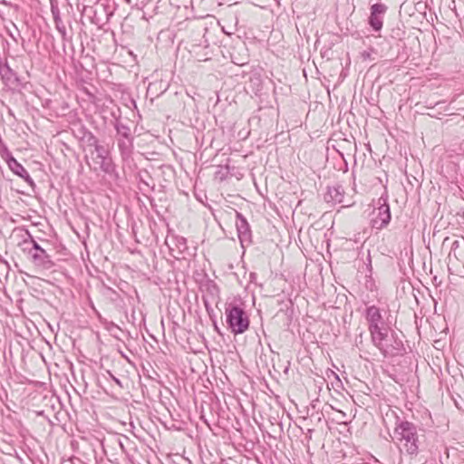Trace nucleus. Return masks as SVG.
Listing matches in <instances>:
<instances>
[{
  "label": "nucleus",
  "mask_w": 464,
  "mask_h": 464,
  "mask_svg": "<svg viewBox=\"0 0 464 464\" xmlns=\"http://www.w3.org/2000/svg\"><path fill=\"white\" fill-rule=\"evenodd\" d=\"M13 235L19 237L21 241L18 243V246L21 247L22 252L26 256L36 254L37 252L46 248L44 246H49L48 241L44 240L43 244H40L31 235L28 229L24 227H15L13 230Z\"/></svg>",
  "instance_id": "39448f33"
},
{
  "label": "nucleus",
  "mask_w": 464,
  "mask_h": 464,
  "mask_svg": "<svg viewBox=\"0 0 464 464\" xmlns=\"http://www.w3.org/2000/svg\"><path fill=\"white\" fill-rule=\"evenodd\" d=\"M126 2H127L128 4H130V3H131V0H126Z\"/></svg>",
  "instance_id": "cd10ccee"
},
{
  "label": "nucleus",
  "mask_w": 464,
  "mask_h": 464,
  "mask_svg": "<svg viewBox=\"0 0 464 464\" xmlns=\"http://www.w3.org/2000/svg\"><path fill=\"white\" fill-rule=\"evenodd\" d=\"M270 206H271V207H274V208H275L276 210H277V209H276V204H273V205H270Z\"/></svg>",
  "instance_id": "bb28decb"
},
{
  "label": "nucleus",
  "mask_w": 464,
  "mask_h": 464,
  "mask_svg": "<svg viewBox=\"0 0 464 464\" xmlns=\"http://www.w3.org/2000/svg\"><path fill=\"white\" fill-rule=\"evenodd\" d=\"M337 412H338L339 414H341L342 419H343V420H342V422H344V421H345V420H344V419H346V418H347V416H346L345 412H343V411H337Z\"/></svg>",
  "instance_id": "5701e85b"
},
{
  "label": "nucleus",
  "mask_w": 464,
  "mask_h": 464,
  "mask_svg": "<svg viewBox=\"0 0 464 464\" xmlns=\"http://www.w3.org/2000/svg\"><path fill=\"white\" fill-rule=\"evenodd\" d=\"M372 343L384 357L402 355L405 350L402 341L391 328L390 331L382 333L379 338H373Z\"/></svg>",
  "instance_id": "7ed1b4c3"
},
{
  "label": "nucleus",
  "mask_w": 464,
  "mask_h": 464,
  "mask_svg": "<svg viewBox=\"0 0 464 464\" xmlns=\"http://www.w3.org/2000/svg\"><path fill=\"white\" fill-rule=\"evenodd\" d=\"M88 136L89 145L94 147L96 153L94 158H102L110 155L109 150L99 143L98 139L92 132H89Z\"/></svg>",
  "instance_id": "f8f14e48"
},
{
  "label": "nucleus",
  "mask_w": 464,
  "mask_h": 464,
  "mask_svg": "<svg viewBox=\"0 0 464 464\" xmlns=\"http://www.w3.org/2000/svg\"><path fill=\"white\" fill-rule=\"evenodd\" d=\"M52 14L53 16L55 28L60 33L63 41H68L66 28L60 16V11L58 10V8L52 7Z\"/></svg>",
  "instance_id": "ddd939ff"
},
{
  "label": "nucleus",
  "mask_w": 464,
  "mask_h": 464,
  "mask_svg": "<svg viewBox=\"0 0 464 464\" xmlns=\"http://www.w3.org/2000/svg\"><path fill=\"white\" fill-rule=\"evenodd\" d=\"M88 165L95 172L98 170L102 171L110 181H118L119 173L110 155L102 158H92V163H88Z\"/></svg>",
  "instance_id": "423d86ee"
},
{
  "label": "nucleus",
  "mask_w": 464,
  "mask_h": 464,
  "mask_svg": "<svg viewBox=\"0 0 464 464\" xmlns=\"http://www.w3.org/2000/svg\"><path fill=\"white\" fill-rule=\"evenodd\" d=\"M236 217V227L237 231V237L241 243V246L244 247L246 244L249 245L252 242L250 226L246 218L240 212L237 211Z\"/></svg>",
  "instance_id": "1a4fd4ad"
},
{
  "label": "nucleus",
  "mask_w": 464,
  "mask_h": 464,
  "mask_svg": "<svg viewBox=\"0 0 464 464\" xmlns=\"http://www.w3.org/2000/svg\"><path fill=\"white\" fill-rule=\"evenodd\" d=\"M375 183H374V186H376L377 184L381 185L382 187H383L384 189H386V187L384 185V180L382 177H376L375 178Z\"/></svg>",
  "instance_id": "aec40b11"
},
{
  "label": "nucleus",
  "mask_w": 464,
  "mask_h": 464,
  "mask_svg": "<svg viewBox=\"0 0 464 464\" xmlns=\"http://www.w3.org/2000/svg\"><path fill=\"white\" fill-rule=\"evenodd\" d=\"M205 306H206L207 310H208L209 305H208V303L207 301H205Z\"/></svg>",
  "instance_id": "b1692460"
},
{
  "label": "nucleus",
  "mask_w": 464,
  "mask_h": 464,
  "mask_svg": "<svg viewBox=\"0 0 464 464\" xmlns=\"http://www.w3.org/2000/svg\"><path fill=\"white\" fill-rule=\"evenodd\" d=\"M229 175V167L228 166H219L218 169L215 173V179L222 181L226 179Z\"/></svg>",
  "instance_id": "dca6fc26"
},
{
  "label": "nucleus",
  "mask_w": 464,
  "mask_h": 464,
  "mask_svg": "<svg viewBox=\"0 0 464 464\" xmlns=\"http://www.w3.org/2000/svg\"><path fill=\"white\" fill-rule=\"evenodd\" d=\"M143 185H144L145 187H147L148 188H150V185H149L147 182H143Z\"/></svg>",
  "instance_id": "393cba45"
},
{
  "label": "nucleus",
  "mask_w": 464,
  "mask_h": 464,
  "mask_svg": "<svg viewBox=\"0 0 464 464\" xmlns=\"http://www.w3.org/2000/svg\"><path fill=\"white\" fill-rule=\"evenodd\" d=\"M383 177H384V179H385V181H387V180H388V178H387L386 173H383Z\"/></svg>",
  "instance_id": "a878e982"
},
{
  "label": "nucleus",
  "mask_w": 464,
  "mask_h": 464,
  "mask_svg": "<svg viewBox=\"0 0 464 464\" xmlns=\"http://www.w3.org/2000/svg\"><path fill=\"white\" fill-rule=\"evenodd\" d=\"M379 200H382L383 203H387L388 196L386 194H382Z\"/></svg>",
  "instance_id": "4be33fe9"
},
{
  "label": "nucleus",
  "mask_w": 464,
  "mask_h": 464,
  "mask_svg": "<svg viewBox=\"0 0 464 464\" xmlns=\"http://www.w3.org/2000/svg\"><path fill=\"white\" fill-rule=\"evenodd\" d=\"M107 373L109 375V377L120 387V388H123V385H122V382L121 381L117 378L116 376H114L110 371H107Z\"/></svg>",
  "instance_id": "6ab92c4d"
},
{
  "label": "nucleus",
  "mask_w": 464,
  "mask_h": 464,
  "mask_svg": "<svg viewBox=\"0 0 464 464\" xmlns=\"http://www.w3.org/2000/svg\"><path fill=\"white\" fill-rule=\"evenodd\" d=\"M369 24L374 31H380L382 27V18L379 15L370 14Z\"/></svg>",
  "instance_id": "2eb2a0df"
},
{
  "label": "nucleus",
  "mask_w": 464,
  "mask_h": 464,
  "mask_svg": "<svg viewBox=\"0 0 464 464\" xmlns=\"http://www.w3.org/2000/svg\"><path fill=\"white\" fill-rule=\"evenodd\" d=\"M37 271H47L54 267L55 263L46 248L26 256Z\"/></svg>",
  "instance_id": "6e6552de"
},
{
  "label": "nucleus",
  "mask_w": 464,
  "mask_h": 464,
  "mask_svg": "<svg viewBox=\"0 0 464 464\" xmlns=\"http://www.w3.org/2000/svg\"><path fill=\"white\" fill-rule=\"evenodd\" d=\"M462 217L464 218V210H463V214H462Z\"/></svg>",
  "instance_id": "c85d7f7f"
},
{
  "label": "nucleus",
  "mask_w": 464,
  "mask_h": 464,
  "mask_svg": "<svg viewBox=\"0 0 464 464\" xmlns=\"http://www.w3.org/2000/svg\"><path fill=\"white\" fill-rule=\"evenodd\" d=\"M7 165L15 175L19 176L28 183L33 184V180L27 170L13 156H10L7 159Z\"/></svg>",
  "instance_id": "9d476101"
},
{
  "label": "nucleus",
  "mask_w": 464,
  "mask_h": 464,
  "mask_svg": "<svg viewBox=\"0 0 464 464\" xmlns=\"http://www.w3.org/2000/svg\"><path fill=\"white\" fill-rule=\"evenodd\" d=\"M365 319L368 324L371 340L379 338L382 333L390 331V326L384 321L380 308L375 305L366 307Z\"/></svg>",
  "instance_id": "20e7f679"
},
{
  "label": "nucleus",
  "mask_w": 464,
  "mask_h": 464,
  "mask_svg": "<svg viewBox=\"0 0 464 464\" xmlns=\"http://www.w3.org/2000/svg\"><path fill=\"white\" fill-rule=\"evenodd\" d=\"M387 10V7L382 4H374L371 6V15L383 14Z\"/></svg>",
  "instance_id": "f3484780"
},
{
  "label": "nucleus",
  "mask_w": 464,
  "mask_h": 464,
  "mask_svg": "<svg viewBox=\"0 0 464 464\" xmlns=\"http://www.w3.org/2000/svg\"><path fill=\"white\" fill-rule=\"evenodd\" d=\"M115 129L117 130V133L121 135L124 138H129L130 134V130L128 126L122 124V123H117L115 125Z\"/></svg>",
  "instance_id": "a211bd4d"
},
{
  "label": "nucleus",
  "mask_w": 464,
  "mask_h": 464,
  "mask_svg": "<svg viewBox=\"0 0 464 464\" xmlns=\"http://www.w3.org/2000/svg\"><path fill=\"white\" fill-rule=\"evenodd\" d=\"M362 57L363 60H367L371 58V51H363L362 53Z\"/></svg>",
  "instance_id": "412c9836"
},
{
  "label": "nucleus",
  "mask_w": 464,
  "mask_h": 464,
  "mask_svg": "<svg viewBox=\"0 0 464 464\" xmlns=\"http://www.w3.org/2000/svg\"><path fill=\"white\" fill-rule=\"evenodd\" d=\"M391 218L390 205H379V207L373 208L369 214L370 226L376 230L386 227L390 224Z\"/></svg>",
  "instance_id": "0eeeda50"
},
{
  "label": "nucleus",
  "mask_w": 464,
  "mask_h": 464,
  "mask_svg": "<svg viewBox=\"0 0 464 464\" xmlns=\"http://www.w3.org/2000/svg\"><path fill=\"white\" fill-rule=\"evenodd\" d=\"M225 315L227 328L235 335L242 334L248 330L249 317L240 298H234L230 302H226Z\"/></svg>",
  "instance_id": "f03ea898"
},
{
  "label": "nucleus",
  "mask_w": 464,
  "mask_h": 464,
  "mask_svg": "<svg viewBox=\"0 0 464 464\" xmlns=\"http://www.w3.org/2000/svg\"><path fill=\"white\" fill-rule=\"evenodd\" d=\"M169 241L174 244L180 253L187 249V239L180 236L172 235L167 237L166 244L169 245ZM170 247V246H169Z\"/></svg>",
  "instance_id": "4468645a"
},
{
  "label": "nucleus",
  "mask_w": 464,
  "mask_h": 464,
  "mask_svg": "<svg viewBox=\"0 0 464 464\" xmlns=\"http://www.w3.org/2000/svg\"><path fill=\"white\" fill-rule=\"evenodd\" d=\"M392 439L400 445L401 450H404L407 454L416 456L419 453L420 435L418 427L412 422L397 417Z\"/></svg>",
  "instance_id": "f257e3e1"
},
{
  "label": "nucleus",
  "mask_w": 464,
  "mask_h": 464,
  "mask_svg": "<svg viewBox=\"0 0 464 464\" xmlns=\"http://www.w3.org/2000/svg\"><path fill=\"white\" fill-rule=\"evenodd\" d=\"M344 199V190L342 186H334L328 188V191L324 197L326 203H342Z\"/></svg>",
  "instance_id": "9b49d317"
}]
</instances>
